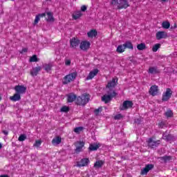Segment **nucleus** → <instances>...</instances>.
<instances>
[{
    "label": "nucleus",
    "mask_w": 177,
    "mask_h": 177,
    "mask_svg": "<svg viewBox=\"0 0 177 177\" xmlns=\"http://www.w3.org/2000/svg\"><path fill=\"white\" fill-rule=\"evenodd\" d=\"M168 37L167 32L164 31H159L156 33V39L160 41V39H164Z\"/></svg>",
    "instance_id": "nucleus-16"
},
{
    "label": "nucleus",
    "mask_w": 177,
    "mask_h": 177,
    "mask_svg": "<svg viewBox=\"0 0 177 177\" xmlns=\"http://www.w3.org/2000/svg\"><path fill=\"white\" fill-rule=\"evenodd\" d=\"M89 164V158H84L80 162H77V167L81 168V167H86Z\"/></svg>",
    "instance_id": "nucleus-14"
},
{
    "label": "nucleus",
    "mask_w": 177,
    "mask_h": 177,
    "mask_svg": "<svg viewBox=\"0 0 177 177\" xmlns=\"http://www.w3.org/2000/svg\"><path fill=\"white\" fill-rule=\"evenodd\" d=\"M99 147L100 146L97 144H90L88 150L89 151H96Z\"/></svg>",
    "instance_id": "nucleus-25"
},
{
    "label": "nucleus",
    "mask_w": 177,
    "mask_h": 177,
    "mask_svg": "<svg viewBox=\"0 0 177 177\" xmlns=\"http://www.w3.org/2000/svg\"><path fill=\"white\" fill-rule=\"evenodd\" d=\"M41 144H42V141L41 140H37L35 141L33 146L35 147H39V146H41Z\"/></svg>",
    "instance_id": "nucleus-42"
},
{
    "label": "nucleus",
    "mask_w": 177,
    "mask_h": 177,
    "mask_svg": "<svg viewBox=\"0 0 177 177\" xmlns=\"http://www.w3.org/2000/svg\"><path fill=\"white\" fill-rule=\"evenodd\" d=\"M162 28H165V30H168L171 27V24L168 21H163L162 23Z\"/></svg>",
    "instance_id": "nucleus-33"
},
{
    "label": "nucleus",
    "mask_w": 177,
    "mask_h": 177,
    "mask_svg": "<svg viewBox=\"0 0 177 177\" xmlns=\"http://www.w3.org/2000/svg\"><path fill=\"white\" fill-rule=\"evenodd\" d=\"M11 1H15V0H11Z\"/></svg>",
    "instance_id": "nucleus-56"
},
{
    "label": "nucleus",
    "mask_w": 177,
    "mask_h": 177,
    "mask_svg": "<svg viewBox=\"0 0 177 177\" xmlns=\"http://www.w3.org/2000/svg\"><path fill=\"white\" fill-rule=\"evenodd\" d=\"M148 73L149 74H158V73H160V71L158 70H157L156 67H149V68L148 70Z\"/></svg>",
    "instance_id": "nucleus-27"
},
{
    "label": "nucleus",
    "mask_w": 177,
    "mask_h": 177,
    "mask_svg": "<svg viewBox=\"0 0 177 177\" xmlns=\"http://www.w3.org/2000/svg\"><path fill=\"white\" fill-rule=\"evenodd\" d=\"M165 115L167 118H171L174 117V112H172V110L171 109H167V111L165 113Z\"/></svg>",
    "instance_id": "nucleus-34"
},
{
    "label": "nucleus",
    "mask_w": 177,
    "mask_h": 177,
    "mask_svg": "<svg viewBox=\"0 0 177 177\" xmlns=\"http://www.w3.org/2000/svg\"><path fill=\"white\" fill-rule=\"evenodd\" d=\"M82 16V12H81V11H77L72 15V17L74 20H78V19H80V17Z\"/></svg>",
    "instance_id": "nucleus-26"
},
{
    "label": "nucleus",
    "mask_w": 177,
    "mask_h": 177,
    "mask_svg": "<svg viewBox=\"0 0 177 177\" xmlns=\"http://www.w3.org/2000/svg\"><path fill=\"white\" fill-rule=\"evenodd\" d=\"M61 113H68L70 111V108L67 106H64L60 109Z\"/></svg>",
    "instance_id": "nucleus-39"
},
{
    "label": "nucleus",
    "mask_w": 177,
    "mask_h": 177,
    "mask_svg": "<svg viewBox=\"0 0 177 177\" xmlns=\"http://www.w3.org/2000/svg\"><path fill=\"white\" fill-rule=\"evenodd\" d=\"M80 48L82 50H88L91 48V42L86 41H82Z\"/></svg>",
    "instance_id": "nucleus-12"
},
{
    "label": "nucleus",
    "mask_w": 177,
    "mask_h": 177,
    "mask_svg": "<svg viewBox=\"0 0 177 177\" xmlns=\"http://www.w3.org/2000/svg\"><path fill=\"white\" fill-rule=\"evenodd\" d=\"M111 5L117 6L119 10H121V9H127V8H129V3H128V0H112L111 1Z\"/></svg>",
    "instance_id": "nucleus-1"
},
{
    "label": "nucleus",
    "mask_w": 177,
    "mask_h": 177,
    "mask_svg": "<svg viewBox=\"0 0 177 177\" xmlns=\"http://www.w3.org/2000/svg\"><path fill=\"white\" fill-rule=\"evenodd\" d=\"M86 9H87L86 6H82V7H81L82 12H85L86 10Z\"/></svg>",
    "instance_id": "nucleus-47"
},
{
    "label": "nucleus",
    "mask_w": 177,
    "mask_h": 177,
    "mask_svg": "<svg viewBox=\"0 0 177 177\" xmlns=\"http://www.w3.org/2000/svg\"><path fill=\"white\" fill-rule=\"evenodd\" d=\"M65 64H66V66H70V65L71 64V60H70V59H66V60H65Z\"/></svg>",
    "instance_id": "nucleus-46"
},
{
    "label": "nucleus",
    "mask_w": 177,
    "mask_h": 177,
    "mask_svg": "<svg viewBox=\"0 0 177 177\" xmlns=\"http://www.w3.org/2000/svg\"><path fill=\"white\" fill-rule=\"evenodd\" d=\"M28 50V49L24 48L21 50V53H26V52H27Z\"/></svg>",
    "instance_id": "nucleus-48"
},
{
    "label": "nucleus",
    "mask_w": 177,
    "mask_h": 177,
    "mask_svg": "<svg viewBox=\"0 0 177 177\" xmlns=\"http://www.w3.org/2000/svg\"><path fill=\"white\" fill-rule=\"evenodd\" d=\"M0 177H10L7 174L1 175Z\"/></svg>",
    "instance_id": "nucleus-50"
},
{
    "label": "nucleus",
    "mask_w": 177,
    "mask_h": 177,
    "mask_svg": "<svg viewBox=\"0 0 177 177\" xmlns=\"http://www.w3.org/2000/svg\"><path fill=\"white\" fill-rule=\"evenodd\" d=\"M70 44H71V48H73V49H75L77 46L80 45V39L73 37L70 39Z\"/></svg>",
    "instance_id": "nucleus-15"
},
{
    "label": "nucleus",
    "mask_w": 177,
    "mask_h": 177,
    "mask_svg": "<svg viewBox=\"0 0 177 177\" xmlns=\"http://www.w3.org/2000/svg\"><path fill=\"white\" fill-rule=\"evenodd\" d=\"M102 111H103V107L100 106L94 110V114L95 115H99Z\"/></svg>",
    "instance_id": "nucleus-38"
},
{
    "label": "nucleus",
    "mask_w": 177,
    "mask_h": 177,
    "mask_svg": "<svg viewBox=\"0 0 177 177\" xmlns=\"http://www.w3.org/2000/svg\"><path fill=\"white\" fill-rule=\"evenodd\" d=\"M84 131V127H78L74 129V132L75 133H80V132H82Z\"/></svg>",
    "instance_id": "nucleus-40"
},
{
    "label": "nucleus",
    "mask_w": 177,
    "mask_h": 177,
    "mask_svg": "<svg viewBox=\"0 0 177 177\" xmlns=\"http://www.w3.org/2000/svg\"><path fill=\"white\" fill-rule=\"evenodd\" d=\"M46 16V13H45V12L36 15L35 19V21H34V24H33L34 26H35V24H38L41 17H45Z\"/></svg>",
    "instance_id": "nucleus-21"
},
{
    "label": "nucleus",
    "mask_w": 177,
    "mask_h": 177,
    "mask_svg": "<svg viewBox=\"0 0 177 177\" xmlns=\"http://www.w3.org/2000/svg\"><path fill=\"white\" fill-rule=\"evenodd\" d=\"M51 143L53 146H57V145H60V143H62V138L60 136L54 138L52 140Z\"/></svg>",
    "instance_id": "nucleus-19"
},
{
    "label": "nucleus",
    "mask_w": 177,
    "mask_h": 177,
    "mask_svg": "<svg viewBox=\"0 0 177 177\" xmlns=\"http://www.w3.org/2000/svg\"><path fill=\"white\" fill-rule=\"evenodd\" d=\"M154 168V165L153 164H148L146 165L145 168H143L140 171V175H147L151 169Z\"/></svg>",
    "instance_id": "nucleus-9"
},
{
    "label": "nucleus",
    "mask_w": 177,
    "mask_h": 177,
    "mask_svg": "<svg viewBox=\"0 0 177 177\" xmlns=\"http://www.w3.org/2000/svg\"><path fill=\"white\" fill-rule=\"evenodd\" d=\"M41 66H37L35 68H33L32 70L30 71V75L32 77H37L38 75V73L41 71Z\"/></svg>",
    "instance_id": "nucleus-18"
},
{
    "label": "nucleus",
    "mask_w": 177,
    "mask_h": 177,
    "mask_svg": "<svg viewBox=\"0 0 177 177\" xmlns=\"http://www.w3.org/2000/svg\"><path fill=\"white\" fill-rule=\"evenodd\" d=\"M161 2H168V0H160Z\"/></svg>",
    "instance_id": "nucleus-52"
},
{
    "label": "nucleus",
    "mask_w": 177,
    "mask_h": 177,
    "mask_svg": "<svg viewBox=\"0 0 177 177\" xmlns=\"http://www.w3.org/2000/svg\"><path fill=\"white\" fill-rule=\"evenodd\" d=\"M77 72H73L66 75L62 81L63 85H67V84H70V82L74 81L75 78H77Z\"/></svg>",
    "instance_id": "nucleus-4"
},
{
    "label": "nucleus",
    "mask_w": 177,
    "mask_h": 177,
    "mask_svg": "<svg viewBox=\"0 0 177 177\" xmlns=\"http://www.w3.org/2000/svg\"><path fill=\"white\" fill-rule=\"evenodd\" d=\"M149 93L151 95V96H156L158 93V86H151L149 88Z\"/></svg>",
    "instance_id": "nucleus-11"
},
{
    "label": "nucleus",
    "mask_w": 177,
    "mask_h": 177,
    "mask_svg": "<svg viewBox=\"0 0 177 177\" xmlns=\"http://www.w3.org/2000/svg\"><path fill=\"white\" fill-rule=\"evenodd\" d=\"M99 73V69L95 68L93 71H91L89 73L88 75L86 77V80L87 81H89V80H93V77H96L97 75V73Z\"/></svg>",
    "instance_id": "nucleus-13"
},
{
    "label": "nucleus",
    "mask_w": 177,
    "mask_h": 177,
    "mask_svg": "<svg viewBox=\"0 0 177 177\" xmlns=\"http://www.w3.org/2000/svg\"><path fill=\"white\" fill-rule=\"evenodd\" d=\"M161 48L160 44H156L152 47V52H157Z\"/></svg>",
    "instance_id": "nucleus-37"
},
{
    "label": "nucleus",
    "mask_w": 177,
    "mask_h": 177,
    "mask_svg": "<svg viewBox=\"0 0 177 177\" xmlns=\"http://www.w3.org/2000/svg\"><path fill=\"white\" fill-rule=\"evenodd\" d=\"M29 62L30 63H37V62H39L38 57L37 55H33L32 57H30Z\"/></svg>",
    "instance_id": "nucleus-31"
},
{
    "label": "nucleus",
    "mask_w": 177,
    "mask_h": 177,
    "mask_svg": "<svg viewBox=\"0 0 177 177\" xmlns=\"http://www.w3.org/2000/svg\"><path fill=\"white\" fill-rule=\"evenodd\" d=\"M116 52H118V53H124V52H125V47L123 45H119L116 49Z\"/></svg>",
    "instance_id": "nucleus-30"
},
{
    "label": "nucleus",
    "mask_w": 177,
    "mask_h": 177,
    "mask_svg": "<svg viewBox=\"0 0 177 177\" xmlns=\"http://www.w3.org/2000/svg\"><path fill=\"white\" fill-rule=\"evenodd\" d=\"M0 149H2V144L0 143Z\"/></svg>",
    "instance_id": "nucleus-54"
},
{
    "label": "nucleus",
    "mask_w": 177,
    "mask_h": 177,
    "mask_svg": "<svg viewBox=\"0 0 177 177\" xmlns=\"http://www.w3.org/2000/svg\"><path fill=\"white\" fill-rule=\"evenodd\" d=\"M123 46H124V49H130L131 50H133V44L130 41H126Z\"/></svg>",
    "instance_id": "nucleus-22"
},
{
    "label": "nucleus",
    "mask_w": 177,
    "mask_h": 177,
    "mask_svg": "<svg viewBox=\"0 0 177 177\" xmlns=\"http://www.w3.org/2000/svg\"><path fill=\"white\" fill-rule=\"evenodd\" d=\"M87 35L88 38H93V37L97 36V31L96 30H91L88 32H87Z\"/></svg>",
    "instance_id": "nucleus-24"
},
{
    "label": "nucleus",
    "mask_w": 177,
    "mask_h": 177,
    "mask_svg": "<svg viewBox=\"0 0 177 177\" xmlns=\"http://www.w3.org/2000/svg\"><path fill=\"white\" fill-rule=\"evenodd\" d=\"M67 97L68 103H73L74 100H77V95L73 93L68 94Z\"/></svg>",
    "instance_id": "nucleus-17"
},
{
    "label": "nucleus",
    "mask_w": 177,
    "mask_h": 177,
    "mask_svg": "<svg viewBox=\"0 0 177 177\" xmlns=\"http://www.w3.org/2000/svg\"><path fill=\"white\" fill-rule=\"evenodd\" d=\"M104 164L103 160H98L94 163V168H102Z\"/></svg>",
    "instance_id": "nucleus-28"
},
{
    "label": "nucleus",
    "mask_w": 177,
    "mask_h": 177,
    "mask_svg": "<svg viewBox=\"0 0 177 177\" xmlns=\"http://www.w3.org/2000/svg\"><path fill=\"white\" fill-rule=\"evenodd\" d=\"M107 93H108V95L105 94L101 98L102 102H104V103H105V104H107V103H110V101L113 100V97H115V96H117V95H118V93H117V92H115V91L111 90V89L108 91Z\"/></svg>",
    "instance_id": "nucleus-2"
},
{
    "label": "nucleus",
    "mask_w": 177,
    "mask_h": 177,
    "mask_svg": "<svg viewBox=\"0 0 177 177\" xmlns=\"http://www.w3.org/2000/svg\"><path fill=\"white\" fill-rule=\"evenodd\" d=\"M46 1H52V0H46Z\"/></svg>",
    "instance_id": "nucleus-55"
},
{
    "label": "nucleus",
    "mask_w": 177,
    "mask_h": 177,
    "mask_svg": "<svg viewBox=\"0 0 177 177\" xmlns=\"http://www.w3.org/2000/svg\"><path fill=\"white\" fill-rule=\"evenodd\" d=\"M133 106V102L130 100H126L123 102L122 105L120 106V110L124 111V110H128V109H132Z\"/></svg>",
    "instance_id": "nucleus-8"
},
{
    "label": "nucleus",
    "mask_w": 177,
    "mask_h": 177,
    "mask_svg": "<svg viewBox=\"0 0 177 177\" xmlns=\"http://www.w3.org/2000/svg\"><path fill=\"white\" fill-rule=\"evenodd\" d=\"M91 99L89 94L84 93L82 96L76 97L75 103L77 106H85Z\"/></svg>",
    "instance_id": "nucleus-3"
},
{
    "label": "nucleus",
    "mask_w": 177,
    "mask_h": 177,
    "mask_svg": "<svg viewBox=\"0 0 177 177\" xmlns=\"http://www.w3.org/2000/svg\"><path fill=\"white\" fill-rule=\"evenodd\" d=\"M158 125L160 128L162 129L164 127H165V122H160Z\"/></svg>",
    "instance_id": "nucleus-45"
},
{
    "label": "nucleus",
    "mask_w": 177,
    "mask_h": 177,
    "mask_svg": "<svg viewBox=\"0 0 177 177\" xmlns=\"http://www.w3.org/2000/svg\"><path fill=\"white\" fill-rule=\"evenodd\" d=\"M10 100H11V102H19V100H21V96L16 93L13 96L10 97Z\"/></svg>",
    "instance_id": "nucleus-20"
},
{
    "label": "nucleus",
    "mask_w": 177,
    "mask_h": 177,
    "mask_svg": "<svg viewBox=\"0 0 177 177\" xmlns=\"http://www.w3.org/2000/svg\"><path fill=\"white\" fill-rule=\"evenodd\" d=\"M47 21H55L53 14L52 12H47Z\"/></svg>",
    "instance_id": "nucleus-35"
},
{
    "label": "nucleus",
    "mask_w": 177,
    "mask_h": 177,
    "mask_svg": "<svg viewBox=\"0 0 177 177\" xmlns=\"http://www.w3.org/2000/svg\"><path fill=\"white\" fill-rule=\"evenodd\" d=\"M2 132L6 136L9 135V132L7 130H3Z\"/></svg>",
    "instance_id": "nucleus-49"
},
{
    "label": "nucleus",
    "mask_w": 177,
    "mask_h": 177,
    "mask_svg": "<svg viewBox=\"0 0 177 177\" xmlns=\"http://www.w3.org/2000/svg\"><path fill=\"white\" fill-rule=\"evenodd\" d=\"M172 93H174V92L172 91V90H171V88H166V91L162 94V101L168 102V100L171 99Z\"/></svg>",
    "instance_id": "nucleus-6"
},
{
    "label": "nucleus",
    "mask_w": 177,
    "mask_h": 177,
    "mask_svg": "<svg viewBox=\"0 0 177 177\" xmlns=\"http://www.w3.org/2000/svg\"><path fill=\"white\" fill-rule=\"evenodd\" d=\"M121 118H124V115L121 113H118L113 117L114 120H121Z\"/></svg>",
    "instance_id": "nucleus-44"
},
{
    "label": "nucleus",
    "mask_w": 177,
    "mask_h": 177,
    "mask_svg": "<svg viewBox=\"0 0 177 177\" xmlns=\"http://www.w3.org/2000/svg\"><path fill=\"white\" fill-rule=\"evenodd\" d=\"M2 100V95H0V102Z\"/></svg>",
    "instance_id": "nucleus-53"
},
{
    "label": "nucleus",
    "mask_w": 177,
    "mask_h": 177,
    "mask_svg": "<svg viewBox=\"0 0 177 177\" xmlns=\"http://www.w3.org/2000/svg\"><path fill=\"white\" fill-rule=\"evenodd\" d=\"M163 139L165 140H171L172 139V136L171 134L164 135Z\"/></svg>",
    "instance_id": "nucleus-43"
},
{
    "label": "nucleus",
    "mask_w": 177,
    "mask_h": 177,
    "mask_svg": "<svg viewBox=\"0 0 177 177\" xmlns=\"http://www.w3.org/2000/svg\"><path fill=\"white\" fill-rule=\"evenodd\" d=\"M74 145L76 147V149H75V153H76V154H79V153H81V151H82V149L85 146V142L83 140H79L75 142Z\"/></svg>",
    "instance_id": "nucleus-7"
},
{
    "label": "nucleus",
    "mask_w": 177,
    "mask_h": 177,
    "mask_svg": "<svg viewBox=\"0 0 177 177\" xmlns=\"http://www.w3.org/2000/svg\"><path fill=\"white\" fill-rule=\"evenodd\" d=\"M14 89L16 93H18V95H23L26 93V91H27V88H26V86L22 85L15 86Z\"/></svg>",
    "instance_id": "nucleus-10"
},
{
    "label": "nucleus",
    "mask_w": 177,
    "mask_h": 177,
    "mask_svg": "<svg viewBox=\"0 0 177 177\" xmlns=\"http://www.w3.org/2000/svg\"><path fill=\"white\" fill-rule=\"evenodd\" d=\"M147 143L151 149H154V147H158V146H160L161 140H158L156 141L154 140V138H149Z\"/></svg>",
    "instance_id": "nucleus-5"
},
{
    "label": "nucleus",
    "mask_w": 177,
    "mask_h": 177,
    "mask_svg": "<svg viewBox=\"0 0 177 177\" xmlns=\"http://www.w3.org/2000/svg\"><path fill=\"white\" fill-rule=\"evenodd\" d=\"M115 85H117V83L115 82V79L113 78L111 81L108 82L106 88H109L110 89L111 88H114Z\"/></svg>",
    "instance_id": "nucleus-23"
},
{
    "label": "nucleus",
    "mask_w": 177,
    "mask_h": 177,
    "mask_svg": "<svg viewBox=\"0 0 177 177\" xmlns=\"http://www.w3.org/2000/svg\"><path fill=\"white\" fill-rule=\"evenodd\" d=\"M44 69L45 70V71H46V73H49V71H50V70H52V64H46L43 66Z\"/></svg>",
    "instance_id": "nucleus-32"
},
{
    "label": "nucleus",
    "mask_w": 177,
    "mask_h": 177,
    "mask_svg": "<svg viewBox=\"0 0 177 177\" xmlns=\"http://www.w3.org/2000/svg\"><path fill=\"white\" fill-rule=\"evenodd\" d=\"M171 28H177L176 24H175L174 26H171Z\"/></svg>",
    "instance_id": "nucleus-51"
},
{
    "label": "nucleus",
    "mask_w": 177,
    "mask_h": 177,
    "mask_svg": "<svg viewBox=\"0 0 177 177\" xmlns=\"http://www.w3.org/2000/svg\"><path fill=\"white\" fill-rule=\"evenodd\" d=\"M26 139H27V136H26V135L24 134H21V136H19V137L18 138V140L19 142H24V140H26Z\"/></svg>",
    "instance_id": "nucleus-41"
},
{
    "label": "nucleus",
    "mask_w": 177,
    "mask_h": 177,
    "mask_svg": "<svg viewBox=\"0 0 177 177\" xmlns=\"http://www.w3.org/2000/svg\"><path fill=\"white\" fill-rule=\"evenodd\" d=\"M162 161L164 162H168V161H171L172 160V156H164L160 158Z\"/></svg>",
    "instance_id": "nucleus-29"
},
{
    "label": "nucleus",
    "mask_w": 177,
    "mask_h": 177,
    "mask_svg": "<svg viewBox=\"0 0 177 177\" xmlns=\"http://www.w3.org/2000/svg\"><path fill=\"white\" fill-rule=\"evenodd\" d=\"M137 49L138 50H145L146 49V44L145 43H141L137 45Z\"/></svg>",
    "instance_id": "nucleus-36"
}]
</instances>
